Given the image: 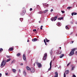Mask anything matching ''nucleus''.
Returning <instances> with one entry per match:
<instances>
[{"label": "nucleus", "instance_id": "obj_1", "mask_svg": "<svg viewBox=\"0 0 77 77\" xmlns=\"http://www.w3.org/2000/svg\"><path fill=\"white\" fill-rule=\"evenodd\" d=\"M77 48H74L71 50V51L70 52L69 54V56H72L74 54V51L75 50H77Z\"/></svg>", "mask_w": 77, "mask_h": 77}, {"label": "nucleus", "instance_id": "obj_2", "mask_svg": "<svg viewBox=\"0 0 77 77\" xmlns=\"http://www.w3.org/2000/svg\"><path fill=\"white\" fill-rule=\"evenodd\" d=\"M6 62H5V60H3L1 64V67L2 68V67L4 66L5 65V64H6Z\"/></svg>", "mask_w": 77, "mask_h": 77}, {"label": "nucleus", "instance_id": "obj_3", "mask_svg": "<svg viewBox=\"0 0 77 77\" xmlns=\"http://www.w3.org/2000/svg\"><path fill=\"white\" fill-rule=\"evenodd\" d=\"M57 16L55 17H52L51 20L52 21H56L57 20Z\"/></svg>", "mask_w": 77, "mask_h": 77}, {"label": "nucleus", "instance_id": "obj_4", "mask_svg": "<svg viewBox=\"0 0 77 77\" xmlns=\"http://www.w3.org/2000/svg\"><path fill=\"white\" fill-rule=\"evenodd\" d=\"M26 14V10H23L21 13H20V15L21 16H23L24 15V14Z\"/></svg>", "mask_w": 77, "mask_h": 77}, {"label": "nucleus", "instance_id": "obj_5", "mask_svg": "<svg viewBox=\"0 0 77 77\" xmlns=\"http://www.w3.org/2000/svg\"><path fill=\"white\" fill-rule=\"evenodd\" d=\"M36 65H38V68H41V67L42 66V64H41V63L36 62Z\"/></svg>", "mask_w": 77, "mask_h": 77}, {"label": "nucleus", "instance_id": "obj_6", "mask_svg": "<svg viewBox=\"0 0 77 77\" xmlns=\"http://www.w3.org/2000/svg\"><path fill=\"white\" fill-rule=\"evenodd\" d=\"M47 54H45V55L43 58V60H46V59H47Z\"/></svg>", "mask_w": 77, "mask_h": 77}, {"label": "nucleus", "instance_id": "obj_7", "mask_svg": "<svg viewBox=\"0 0 77 77\" xmlns=\"http://www.w3.org/2000/svg\"><path fill=\"white\" fill-rule=\"evenodd\" d=\"M30 70L31 71V72H34L35 71V69L33 67L31 68Z\"/></svg>", "mask_w": 77, "mask_h": 77}, {"label": "nucleus", "instance_id": "obj_8", "mask_svg": "<svg viewBox=\"0 0 77 77\" xmlns=\"http://www.w3.org/2000/svg\"><path fill=\"white\" fill-rule=\"evenodd\" d=\"M23 59L24 60H26V55H25V54H23Z\"/></svg>", "mask_w": 77, "mask_h": 77}, {"label": "nucleus", "instance_id": "obj_9", "mask_svg": "<svg viewBox=\"0 0 77 77\" xmlns=\"http://www.w3.org/2000/svg\"><path fill=\"white\" fill-rule=\"evenodd\" d=\"M38 41V39L36 38H34L32 39V41L33 42H36V41Z\"/></svg>", "mask_w": 77, "mask_h": 77}, {"label": "nucleus", "instance_id": "obj_10", "mask_svg": "<svg viewBox=\"0 0 77 77\" xmlns=\"http://www.w3.org/2000/svg\"><path fill=\"white\" fill-rule=\"evenodd\" d=\"M55 75L54 77H58V73L57 72H55Z\"/></svg>", "mask_w": 77, "mask_h": 77}, {"label": "nucleus", "instance_id": "obj_11", "mask_svg": "<svg viewBox=\"0 0 77 77\" xmlns=\"http://www.w3.org/2000/svg\"><path fill=\"white\" fill-rule=\"evenodd\" d=\"M77 13L76 12H73L72 13V16H73L74 15H77Z\"/></svg>", "mask_w": 77, "mask_h": 77}, {"label": "nucleus", "instance_id": "obj_12", "mask_svg": "<svg viewBox=\"0 0 77 77\" xmlns=\"http://www.w3.org/2000/svg\"><path fill=\"white\" fill-rule=\"evenodd\" d=\"M69 72L68 70H66L65 72V73H66V74H69Z\"/></svg>", "mask_w": 77, "mask_h": 77}, {"label": "nucleus", "instance_id": "obj_13", "mask_svg": "<svg viewBox=\"0 0 77 77\" xmlns=\"http://www.w3.org/2000/svg\"><path fill=\"white\" fill-rule=\"evenodd\" d=\"M13 50H14V48H10L8 49V50H9V51H12Z\"/></svg>", "mask_w": 77, "mask_h": 77}, {"label": "nucleus", "instance_id": "obj_14", "mask_svg": "<svg viewBox=\"0 0 77 77\" xmlns=\"http://www.w3.org/2000/svg\"><path fill=\"white\" fill-rule=\"evenodd\" d=\"M45 41H46V42H48L50 41V40H47V38H45Z\"/></svg>", "mask_w": 77, "mask_h": 77}, {"label": "nucleus", "instance_id": "obj_15", "mask_svg": "<svg viewBox=\"0 0 77 77\" xmlns=\"http://www.w3.org/2000/svg\"><path fill=\"white\" fill-rule=\"evenodd\" d=\"M64 56V54H61L60 55V58H62V57H63V56Z\"/></svg>", "mask_w": 77, "mask_h": 77}, {"label": "nucleus", "instance_id": "obj_16", "mask_svg": "<svg viewBox=\"0 0 77 77\" xmlns=\"http://www.w3.org/2000/svg\"><path fill=\"white\" fill-rule=\"evenodd\" d=\"M26 68L27 70H30V68L28 66H26Z\"/></svg>", "mask_w": 77, "mask_h": 77}, {"label": "nucleus", "instance_id": "obj_17", "mask_svg": "<svg viewBox=\"0 0 77 77\" xmlns=\"http://www.w3.org/2000/svg\"><path fill=\"white\" fill-rule=\"evenodd\" d=\"M12 71L13 72H15V71H17L16 69H12Z\"/></svg>", "mask_w": 77, "mask_h": 77}, {"label": "nucleus", "instance_id": "obj_18", "mask_svg": "<svg viewBox=\"0 0 77 77\" xmlns=\"http://www.w3.org/2000/svg\"><path fill=\"white\" fill-rule=\"evenodd\" d=\"M44 42H45V45H47V43H46V42L45 41V39H44Z\"/></svg>", "mask_w": 77, "mask_h": 77}, {"label": "nucleus", "instance_id": "obj_19", "mask_svg": "<svg viewBox=\"0 0 77 77\" xmlns=\"http://www.w3.org/2000/svg\"><path fill=\"white\" fill-rule=\"evenodd\" d=\"M23 74L24 75L26 76V72H25V71H24L23 72Z\"/></svg>", "mask_w": 77, "mask_h": 77}, {"label": "nucleus", "instance_id": "obj_20", "mask_svg": "<svg viewBox=\"0 0 77 77\" xmlns=\"http://www.w3.org/2000/svg\"><path fill=\"white\" fill-rule=\"evenodd\" d=\"M48 9L46 10H45L44 11L43 13H44V14H45V12H48Z\"/></svg>", "mask_w": 77, "mask_h": 77}, {"label": "nucleus", "instance_id": "obj_21", "mask_svg": "<svg viewBox=\"0 0 77 77\" xmlns=\"http://www.w3.org/2000/svg\"><path fill=\"white\" fill-rule=\"evenodd\" d=\"M11 60V59H9L8 60H7L6 61V62H9V61H10Z\"/></svg>", "mask_w": 77, "mask_h": 77}, {"label": "nucleus", "instance_id": "obj_22", "mask_svg": "<svg viewBox=\"0 0 77 77\" xmlns=\"http://www.w3.org/2000/svg\"><path fill=\"white\" fill-rule=\"evenodd\" d=\"M11 63L12 64H13L14 63H15V60H13L12 61H11Z\"/></svg>", "mask_w": 77, "mask_h": 77}, {"label": "nucleus", "instance_id": "obj_23", "mask_svg": "<svg viewBox=\"0 0 77 77\" xmlns=\"http://www.w3.org/2000/svg\"><path fill=\"white\" fill-rule=\"evenodd\" d=\"M63 17H60L58 18V20H63Z\"/></svg>", "mask_w": 77, "mask_h": 77}, {"label": "nucleus", "instance_id": "obj_24", "mask_svg": "<svg viewBox=\"0 0 77 77\" xmlns=\"http://www.w3.org/2000/svg\"><path fill=\"white\" fill-rule=\"evenodd\" d=\"M20 53H19L16 55V56L18 57H19V56H20Z\"/></svg>", "mask_w": 77, "mask_h": 77}, {"label": "nucleus", "instance_id": "obj_25", "mask_svg": "<svg viewBox=\"0 0 77 77\" xmlns=\"http://www.w3.org/2000/svg\"><path fill=\"white\" fill-rule=\"evenodd\" d=\"M3 49L2 48H0V53L1 52H2V51H3Z\"/></svg>", "mask_w": 77, "mask_h": 77}, {"label": "nucleus", "instance_id": "obj_26", "mask_svg": "<svg viewBox=\"0 0 77 77\" xmlns=\"http://www.w3.org/2000/svg\"><path fill=\"white\" fill-rule=\"evenodd\" d=\"M20 21H23V18H20Z\"/></svg>", "mask_w": 77, "mask_h": 77}, {"label": "nucleus", "instance_id": "obj_27", "mask_svg": "<svg viewBox=\"0 0 77 77\" xmlns=\"http://www.w3.org/2000/svg\"><path fill=\"white\" fill-rule=\"evenodd\" d=\"M51 66H50V68L48 69V71H50V70H51Z\"/></svg>", "mask_w": 77, "mask_h": 77}, {"label": "nucleus", "instance_id": "obj_28", "mask_svg": "<svg viewBox=\"0 0 77 77\" xmlns=\"http://www.w3.org/2000/svg\"><path fill=\"white\" fill-rule=\"evenodd\" d=\"M71 8H72V7H68L67 8V9H71Z\"/></svg>", "mask_w": 77, "mask_h": 77}, {"label": "nucleus", "instance_id": "obj_29", "mask_svg": "<svg viewBox=\"0 0 77 77\" xmlns=\"http://www.w3.org/2000/svg\"><path fill=\"white\" fill-rule=\"evenodd\" d=\"M58 24L59 25L58 26H61V23H59Z\"/></svg>", "mask_w": 77, "mask_h": 77}, {"label": "nucleus", "instance_id": "obj_30", "mask_svg": "<svg viewBox=\"0 0 77 77\" xmlns=\"http://www.w3.org/2000/svg\"><path fill=\"white\" fill-rule=\"evenodd\" d=\"M66 28L67 29V30H68V29H69V28H68V26H66Z\"/></svg>", "mask_w": 77, "mask_h": 77}, {"label": "nucleus", "instance_id": "obj_31", "mask_svg": "<svg viewBox=\"0 0 77 77\" xmlns=\"http://www.w3.org/2000/svg\"><path fill=\"white\" fill-rule=\"evenodd\" d=\"M52 53H53V52H52V51H51L50 52V53L51 55V54H52Z\"/></svg>", "mask_w": 77, "mask_h": 77}, {"label": "nucleus", "instance_id": "obj_32", "mask_svg": "<svg viewBox=\"0 0 77 77\" xmlns=\"http://www.w3.org/2000/svg\"><path fill=\"white\" fill-rule=\"evenodd\" d=\"M49 5L47 4V5H45V6H46V7H48Z\"/></svg>", "mask_w": 77, "mask_h": 77}, {"label": "nucleus", "instance_id": "obj_33", "mask_svg": "<svg viewBox=\"0 0 77 77\" xmlns=\"http://www.w3.org/2000/svg\"><path fill=\"white\" fill-rule=\"evenodd\" d=\"M52 64V63H51V62L50 63V66H51V65Z\"/></svg>", "mask_w": 77, "mask_h": 77}, {"label": "nucleus", "instance_id": "obj_34", "mask_svg": "<svg viewBox=\"0 0 77 77\" xmlns=\"http://www.w3.org/2000/svg\"><path fill=\"white\" fill-rule=\"evenodd\" d=\"M18 71L19 72V73H21V70H20V69H19L18 70Z\"/></svg>", "mask_w": 77, "mask_h": 77}, {"label": "nucleus", "instance_id": "obj_35", "mask_svg": "<svg viewBox=\"0 0 77 77\" xmlns=\"http://www.w3.org/2000/svg\"><path fill=\"white\" fill-rule=\"evenodd\" d=\"M74 67H72L71 69V71H72V70H73V69H74Z\"/></svg>", "mask_w": 77, "mask_h": 77}, {"label": "nucleus", "instance_id": "obj_36", "mask_svg": "<svg viewBox=\"0 0 77 77\" xmlns=\"http://www.w3.org/2000/svg\"><path fill=\"white\" fill-rule=\"evenodd\" d=\"M42 27H43V26H42L41 27V29H40L41 30H42Z\"/></svg>", "mask_w": 77, "mask_h": 77}, {"label": "nucleus", "instance_id": "obj_37", "mask_svg": "<svg viewBox=\"0 0 77 77\" xmlns=\"http://www.w3.org/2000/svg\"><path fill=\"white\" fill-rule=\"evenodd\" d=\"M38 13H39L40 14H42L43 12H42V11H40L38 12Z\"/></svg>", "mask_w": 77, "mask_h": 77}, {"label": "nucleus", "instance_id": "obj_38", "mask_svg": "<svg viewBox=\"0 0 77 77\" xmlns=\"http://www.w3.org/2000/svg\"><path fill=\"white\" fill-rule=\"evenodd\" d=\"M62 53V51H60V52L59 53V54H61Z\"/></svg>", "mask_w": 77, "mask_h": 77}, {"label": "nucleus", "instance_id": "obj_39", "mask_svg": "<svg viewBox=\"0 0 77 77\" xmlns=\"http://www.w3.org/2000/svg\"><path fill=\"white\" fill-rule=\"evenodd\" d=\"M70 64H71V63H69L67 65V66H69V65H70Z\"/></svg>", "mask_w": 77, "mask_h": 77}, {"label": "nucleus", "instance_id": "obj_40", "mask_svg": "<svg viewBox=\"0 0 77 77\" xmlns=\"http://www.w3.org/2000/svg\"><path fill=\"white\" fill-rule=\"evenodd\" d=\"M63 77H66V74L65 73L64 74V76Z\"/></svg>", "mask_w": 77, "mask_h": 77}, {"label": "nucleus", "instance_id": "obj_41", "mask_svg": "<svg viewBox=\"0 0 77 77\" xmlns=\"http://www.w3.org/2000/svg\"><path fill=\"white\" fill-rule=\"evenodd\" d=\"M57 53L58 54H59V53H60V51H57Z\"/></svg>", "mask_w": 77, "mask_h": 77}, {"label": "nucleus", "instance_id": "obj_42", "mask_svg": "<svg viewBox=\"0 0 77 77\" xmlns=\"http://www.w3.org/2000/svg\"><path fill=\"white\" fill-rule=\"evenodd\" d=\"M61 12H62V13L63 14H64V13H65V11H61Z\"/></svg>", "mask_w": 77, "mask_h": 77}, {"label": "nucleus", "instance_id": "obj_43", "mask_svg": "<svg viewBox=\"0 0 77 77\" xmlns=\"http://www.w3.org/2000/svg\"><path fill=\"white\" fill-rule=\"evenodd\" d=\"M7 57L8 58H10V56H7Z\"/></svg>", "mask_w": 77, "mask_h": 77}, {"label": "nucleus", "instance_id": "obj_44", "mask_svg": "<svg viewBox=\"0 0 77 77\" xmlns=\"http://www.w3.org/2000/svg\"><path fill=\"white\" fill-rule=\"evenodd\" d=\"M72 77H76V76H75V75H73Z\"/></svg>", "mask_w": 77, "mask_h": 77}, {"label": "nucleus", "instance_id": "obj_45", "mask_svg": "<svg viewBox=\"0 0 77 77\" xmlns=\"http://www.w3.org/2000/svg\"><path fill=\"white\" fill-rule=\"evenodd\" d=\"M73 42H74V41H72L71 42L70 44H72L73 43Z\"/></svg>", "mask_w": 77, "mask_h": 77}, {"label": "nucleus", "instance_id": "obj_46", "mask_svg": "<svg viewBox=\"0 0 77 77\" xmlns=\"http://www.w3.org/2000/svg\"><path fill=\"white\" fill-rule=\"evenodd\" d=\"M33 31H34V32H36V29H33Z\"/></svg>", "mask_w": 77, "mask_h": 77}, {"label": "nucleus", "instance_id": "obj_47", "mask_svg": "<svg viewBox=\"0 0 77 77\" xmlns=\"http://www.w3.org/2000/svg\"><path fill=\"white\" fill-rule=\"evenodd\" d=\"M51 12H52V11H53V9H52L51 10Z\"/></svg>", "mask_w": 77, "mask_h": 77}, {"label": "nucleus", "instance_id": "obj_48", "mask_svg": "<svg viewBox=\"0 0 77 77\" xmlns=\"http://www.w3.org/2000/svg\"><path fill=\"white\" fill-rule=\"evenodd\" d=\"M29 11H32V8H30V9Z\"/></svg>", "mask_w": 77, "mask_h": 77}, {"label": "nucleus", "instance_id": "obj_49", "mask_svg": "<svg viewBox=\"0 0 77 77\" xmlns=\"http://www.w3.org/2000/svg\"><path fill=\"white\" fill-rule=\"evenodd\" d=\"M2 77V73H0V77Z\"/></svg>", "mask_w": 77, "mask_h": 77}, {"label": "nucleus", "instance_id": "obj_50", "mask_svg": "<svg viewBox=\"0 0 77 77\" xmlns=\"http://www.w3.org/2000/svg\"><path fill=\"white\" fill-rule=\"evenodd\" d=\"M20 65H22H22H23V64L21 63V64H20Z\"/></svg>", "mask_w": 77, "mask_h": 77}, {"label": "nucleus", "instance_id": "obj_51", "mask_svg": "<svg viewBox=\"0 0 77 77\" xmlns=\"http://www.w3.org/2000/svg\"><path fill=\"white\" fill-rule=\"evenodd\" d=\"M8 73H5L6 75H8Z\"/></svg>", "mask_w": 77, "mask_h": 77}, {"label": "nucleus", "instance_id": "obj_52", "mask_svg": "<svg viewBox=\"0 0 77 77\" xmlns=\"http://www.w3.org/2000/svg\"><path fill=\"white\" fill-rule=\"evenodd\" d=\"M30 41H29V40H27V42H29Z\"/></svg>", "mask_w": 77, "mask_h": 77}, {"label": "nucleus", "instance_id": "obj_53", "mask_svg": "<svg viewBox=\"0 0 77 77\" xmlns=\"http://www.w3.org/2000/svg\"><path fill=\"white\" fill-rule=\"evenodd\" d=\"M38 22L39 23H41V21H39Z\"/></svg>", "mask_w": 77, "mask_h": 77}, {"label": "nucleus", "instance_id": "obj_54", "mask_svg": "<svg viewBox=\"0 0 77 77\" xmlns=\"http://www.w3.org/2000/svg\"><path fill=\"white\" fill-rule=\"evenodd\" d=\"M34 66H35V63H34V64H33Z\"/></svg>", "mask_w": 77, "mask_h": 77}, {"label": "nucleus", "instance_id": "obj_55", "mask_svg": "<svg viewBox=\"0 0 77 77\" xmlns=\"http://www.w3.org/2000/svg\"><path fill=\"white\" fill-rule=\"evenodd\" d=\"M60 48L61 49V47H60Z\"/></svg>", "mask_w": 77, "mask_h": 77}, {"label": "nucleus", "instance_id": "obj_56", "mask_svg": "<svg viewBox=\"0 0 77 77\" xmlns=\"http://www.w3.org/2000/svg\"><path fill=\"white\" fill-rule=\"evenodd\" d=\"M75 24H77V22H76Z\"/></svg>", "mask_w": 77, "mask_h": 77}, {"label": "nucleus", "instance_id": "obj_57", "mask_svg": "<svg viewBox=\"0 0 77 77\" xmlns=\"http://www.w3.org/2000/svg\"><path fill=\"white\" fill-rule=\"evenodd\" d=\"M37 33V32H35V33Z\"/></svg>", "mask_w": 77, "mask_h": 77}]
</instances>
